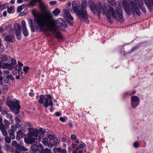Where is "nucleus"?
<instances>
[{
  "label": "nucleus",
  "instance_id": "1",
  "mask_svg": "<svg viewBox=\"0 0 153 153\" xmlns=\"http://www.w3.org/2000/svg\"><path fill=\"white\" fill-rule=\"evenodd\" d=\"M35 21L36 25L41 30L46 32L47 30L45 28V27H46L48 30L53 32L55 37L60 39L62 38L61 33L56 31L57 26L56 21L50 12H47L43 14L37 13L35 15Z\"/></svg>",
  "mask_w": 153,
  "mask_h": 153
},
{
  "label": "nucleus",
  "instance_id": "2",
  "mask_svg": "<svg viewBox=\"0 0 153 153\" xmlns=\"http://www.w3.org/2000/svg\"><path fill=\"white\" fill-rule=\"evenodd\" d=\"M88 3L89 5V8L92 11H94L96 10L100 13H102L105 14L107 17L109 19L112 16L117 21L120 23H122L124 22V19L123 17L122 10L119 7L116 8V11H115L112 7L109 6H108L107 8L103 7L100 4L98 8L92 1L89 0Z\"/></svg>",
  "mask_w": 153,
  "mask_h": 153
},
{
  "label": "nucleus",
  "instance_id": "3",
  "mask_svg": "<svg viewBox=\"0 0 153 153\" xmlns=\"http://www.w3.org/2000/svg\"><path fill=\"white\" fill-rule=\"evenodd\" d=\"M87 7V3L86 1H84L82 2L81 4V8L80 6L77 5L76 1H73L72 3V8L74 13L76 14L77 16L79 18L83 19H86L88 15L86 10Z\"/></svg>",
  "mask_w": 153,
  "mask_h": 153
},
{
  "label": "nucleus",
  "instance_id": "4",
  "mask_svg": "<svg viewBox=\"0 0 153 153\" xmlns=\"http://www.w3.org/2000/svg\"><path fill=\"white\" fill-rule=\"evenodd\" d=\"M122 4L127 14L129 15L132 13L134 15L135 14L138 16L140 15V12L139 9L133 1H131L129 4H128L126 1L123 0L122 1Z\"/></svg>",
  "mask_w": 153,
  "mask_h": 153
},
{
  "label": "nucleus",
  "instance_id": "5",
  "mask_svg": "<svg viewBox=\"0 0 153 153\" xmlns=\"http://www.w3.org/2000/svg\"><path fill=\"white\" fill-rule=\"evenodd\" d=\"M8 98L6 101V104L10 107L11 111L15 114H17L19 112V109L21 106L19 105V101L16 100L15 101H10L8 100Z\"/></svg>",
  "mask_w": 153,
  "mask_h": 153
},
{
  "label": "nucleus",
  "instance_id": "6",
  "mask_svg": "<svg viewBox=\"0 0 153 153\" xmlns=\"http://www.w3.org/2000/svg\"><path fill=\"white\" fill-rule=\"evenodd\" d=\"M46 97L45 98V102L44 103V106L47 108L48 106L52 107L53 105V103L52 100H53V97L52 95L50 94H46Z\"/></svg>",
  "mask_w": 153,
  "mask_h": 153
},
{
  "label": "nucleus",
  "instance_id": "7",
  "mask_svg": "<svg viewBox=\"0 0 153 153\" xmlns=\"http://www.w3.org/2000/svg\"><path fill=\"white\" fill-rule=\"evenodd\" d=\"M131 104L133 108L137 106L140 103V100L138 97L136 96H133L131 98Z\"/></svg>",
  "mask_w": 153,
  "mask_h": 153
},
{
  "label": "nucleus",
  "instance_id": "8",
  "mask_svg": "<svg viewBox=\"0 0 153 153\" xmlns=\"http://www.w3.org/2000/svg\"><path fill=\"white\" fill-rule=\"evenodd\" d=\"M39 133V131L37 129H34L33 131L31 133L32 136L36 138V143H39L41 139V136L38 135Z\"/></svg>",
  "mask_w": 153,
  "mask_h": 153
},
{
  "label": "nucleus",
  "instance_id": "9",
  "mask_svg": "<svg viewBox=\"0 0 153 153\" xmlns=\"http://www.w3.org/2000/svg\"><path fill=\"white\" fill-rule=\"evenodd\" d=\"M21 26L23 34L24 36L27 37L28 36V32L26 27V24L25 21L22 20L21 22Z\"/></svg>",
  "mask_w": 153,
  "mask_h": 153
},
{
  "label": "nucleus",
  "instance_id": "10",
  "mask_svg": "<svg viewBox=\"0 0 153 153\" xmlns=\"http://www.w3.org/2000/svg\"><path fill=\"white\" fill-rule=\"evenodd\" d=\"M24 141L27 144H31L34 143H36V139L35 138H34L32 136H30L27 138H24Z\"/></svg>",
  "mask_w": 153,
  "mask_h": 153
},
{
  "label": "nucleus",
  "instance_id": "11",
  "mask_svg": "<svg viewBox=\"0 0 153 153\" xmlns=\"http://www.w3.org/2000/svg\"><path fill=\"white\" fill-rule=\"evenodd\" d=\"M63 12L64 14V17L66 19L70 20H73L74 18L70 13L68 10L63 9Z\"/></svg>",
  "mask_w": 153,
  "mask_h": 153
},
{
  "label": "nucleus",
  "instance_id": "12",
  "mask_svg": "<svg viewBox=\"0 0 153 153\" xmlns=\"http://www.w3.org/2000/svg\"><path fill=\"white\" fill-rule=\"evenodd\" d=\"M12 26L10 24L8 25L5 26L4 29L2 27H0V33L3 32L5 30H7L10 32H11L13 30Z\"/></svg>",
  "mask_w": 153,
  "mask_h": 153
},
{
  "label": "nucleus",
  "instance_id": "13",
  "mask_svg": "<svg viewBox=\"0 0 153 153\" xmlns=\"http://www.w3.org/2000/svg\"><path fill=\"white\" fill-rule=\"evenodd\" d=\"M148 9L150 11L152 9L151 6L153 7V0H144Z\"/></svg>",
  "mask_w": 153,
  "mask_h": 153
},
{
  "label": "nucleus",
  "instance_id": "14",
  "mask_svg": "<svg viewBox=\"0 0 153 153\" xmlns=\"http://www.w3.org/2000/svg\"><path fill=\"white\" fill-rule=\"evenodd\" d=\"M14 37L12 35H7L4 37V40L8 42H13Z\"/></svg>",
  "mask_w": 153,
  "mask_h": 153
},
{
  "label": "nucleus",
  "instance_id": "15",
  "mask_svg": "<svg viewBox=\"0 0 153 153\" xmlns=\"http://www.w3.org/2000/svg\"><path fill=\"white\" fill-rule=\"evenodd\" d=\"M13 27L14 31L15 33H17L18 34H19V33L21 32L20 26L19 24L17 23H15Z\"/></svg>",
  "mask_w": 153,
  "mask_h": 153
},
{
  "label": "nucleus",
  "instance_id": "16",
  "mask_svg": "<svg viewBox=\"0 0 153 153\" xmlns=\"http://www.w3.org/2000/svg\"><path fill=\"white\" fill-rule=\"evenodd\" d=\"M138 2L140 8L142 10V11L143 13H146V9L144 7H143V3L142 0H139Z\"/></svg>",
  "mask_w": 153,
  "mask_h": 153
},
{
  "label": "nucleus",
  "instance_id": "17",
  "mask_svg": "<svg viewBox=\"0 0 153 153\" xmlns=\"http://www.w3.org/2000/svg\"><path fill=\"white\" fill-rule=\"evenodd\" d=\"M39 2V7L41 9V10L43 12L45 11L47 9V7L45 4L40 1Z\"/></svg>",
  "mask_w": 153,
  "mask_h": 153
},
{
  "label": "nucleus",
  "instance_id": "18",
  "mask_svg": "<svg viewBox=\"0 0 153 153\" xmlns=\"http://www.w3.org/2000/svg\"><path fill=\"white\" fill-rule=\"evenodd\" d=\"M15 131L14 130L12 129L11 130H10L8 131V133L10 134V137L12 139H13L15 138L14 136Z\"/></svg>",
  "mask_w": 153,
  "mask_h": 153
},
{
  "label": "nucleus",
  "instance_id": "19",
  "mask_svg": "<svg viewBox=\"0 0 153 153\" xmlns=\"http://www.w3.org/2000/svg\"><path fill=\"white\" fill-rule=\"evenodd\" d=\"M29 23L31 31L32 32H34L35 31L34 26L33 24V21L32 19H30Z\"/></svg>",
  "mask_w": 153,
  "mask_h": 153
},
{
  "label": "nucleus",
  "instance_id": "20",
  "mask_svg": "<svg viewBox=\"0 0 153 153\" xmlns=\"http://www.w3.org/2000/svg\"><path fill=\"white\" fill-rule=\"evenodd\" d=\"M31 150L34 151V153H37L38 152L37 151H39L38 150V146L36 144H34L32 145L31 146Z\"/></svg>",
  "mask_w": 153,
  "mask_h": 153
},
{
  "label": "nucleus",
  "instance_id": "21",
  "mask_svg": "<svg viewBox=\"0 0 153 153\" xmlns=\"http://www.w3.org/2000/svg\"><path fill=\"white\" fill-rule=\"evenodd\" d=\"M23 65V64L20 62L19 61L18 62V64L16 66L15 69L17 71L19 70H22V67Z\"/></svg>",
  "mask_w": 153,
  "mask_h": 153
},
{
  "label": "nucleus",
  "instance_id": "22",
  "mask_svg": "<svg viewBox=\"0 0 153 153\" xmlns=\"http://www.w3.org/2000/svg\"><path fill=\"white\" fill-rule=\"evenodd\" d=\"M60 11L59 9L56 8L52 12V13L54 16H57L60 13Z\"/></svg>",
  "mask_w": 153,
  "mask_h": 153
},
{
  "label": "nucleus",
  "instance_id": "23",
  "mask_svg": "<svg viewBox=\"0 0 153 153\" xmlns=\"http://www.w3.org/2000/svg\"><path fill=\"white\" fill-rule=\"evenodd\" d=\"M44 95H41L40 96L39 99L38 100V102L41 104H43V100H45Z\"/></svg>",
  "mask_w": 153,
  "mask_h": 153
},
{
  "label": "nucleus",
  "instance_id": "24",
  "mask_svg": "<svg viewBox=\"0 0 153 153\" xmlns=\"http://www.w3.org/2000/svg\"><path fill=\"white\" fill-rule=\"evenodd\" d=\"M56 150L59 153H67V151L65 149H62L60 148H56Z\"/></svg>",
  "mask_w": 153,
  "mask_h": 153
},
{
  "label": "nucleus",
  "instance_id": "25",
  "mask_svg": "<svg viewBox=\"0 0 153 153\" xmlns=\"http://www.w3.org/2000/svg\"><path fill=\"white\" fill-rule=\"evenodd\" d=\"M20 127V125L18 123H16L15 126L13 125L11 126V128L16 131L17 128H19Z\"/></svg>",
  "mask_w": 153,
  "mask_h": 153
},
{
  "label": "nucleus",
  "instance_id": "26",
  "mask_svg": "<svg viewBox=\"0 0 153 153\" xmlns=\"http://www.w3.org/2000/svg\"><path fill=\"white\" fill-rule=\"evenodd\" d=\"M6 117L9 119V121L10 122H12L13 121V116L11 114L7 113L6 115Z\"/></svg>",
  "mask_w": 153,
  "mask_h": 153
},
{
  "label": "nucleus",
  "instance_id": "27",
  "mask_svg": "<svg viewBox=\"0 0 153 153\" xmlns=\"http://www.w3.org/2000/svg\"><path fill=\"white\" fill-rule=\"evenodd\" d=\"M42 0H32L30 3V5L31 6H33L38 1H40Z\"/></svg>",
  "mask_w": 153,
  "mask_h": 153
},
{
  "label": "nucleus",
  "instance_id": "28",
  "mask_svg": "<svg viewBox=\"0 0 153 153\" xmlns=\"http://www.w3.org/2000/svg\"><path fill=\"white\" fill-rule=\"evenodd\" d=\"M13 66L11 64L6 63L5 68L9 70H11L13 69Z\"/></svg>",
  "mask_w": 153,
  "mask_h": 153
},
{
  "label": "nucleus",
  "instance_id": "29",
  "mask_svg": "<svg viewBox=\"0 0 153 153\" xmlns=\"http://www.w3.org/2000/svg\"><path fill=\"white\" fill-rule=\"evenodd\" d=\"M48 139L47 138H44L42 140V143L45 145H48Z\"/></svg>",
  "mask_w": 153,
  "mask_h": 153
},
{
  "label": "nucleus",
  "instance_id": "30",
  "mask_svg": "<svg viewBox=\"0 0 153 153\" xmlns=\"http://www.w3.org/2000/svg\"><path fill=\"white\" fill-rule=\"evenodd\" d=\"M9 5V4L8 3H6L3 5L2 4L1 5V10H3L6 9L8 7Z\"/></svg>",
  "mask_w": 153,
  "mask_h": 153
},
{
  "label": "nucleus",
  "instance_id": "31",
  "mask_svg": "<svg viewBox=\"0 0 153 153\" xmlns=\"http://www.w3.org/2000/svg\"><path fill=\"white\" fill-rule=\"evenodd\" d=\"M17 134L19 136H20L22 137L25 136V134L22 133V131L20 130H19L16 132Z\"/></svg>",
  "mask_w": 153,
  "mask_h": 153
},
{
  "label": "nucleus",
  "instance_id": "32",
  "mask_svg": "<svg viewBox=\"0 0 153 153\" xmlns=\"http://www.w3.org/2000/svg\"><path fill=\"white\" fill-rule=\"evenodd\" d=\"M6 63L0 61V68L3 69H5Z\"/></svg>",
  "mask_w": 153,
  "mask_h": 153
},
{
  "label": "nucleus",
  "instance_id": "33",
  "mask_svg": "<svg viewBox=\"0 0 153 153\" xmlns=\"http://www.w3.org/2000/svg\"><path fill=\"white\" fill-rule=\"evenodd\" d=\"M13 8V7L12 6H10V7H8L7 8V12L9 13H13L12 12V10Z\"/></svg>",
  "mask_w": 153,
  "mask_h": 153
},
{
  "label": "nucleus",
  "instance_id": "34",
  "mask_svg": "<svg viewBox=\"0 0 153 153\" xmlns=\"http://www.w3.org/2000/svg\"><path fill=\"white\" fill-rule=\"evenodd\" d=\"M5 129V127L2 124V122L0 123V130L1 131H2V130Z\"/></svg>",
  "mask_w": 153,
  "mask_h": 153
},
{
  "label": "nucleus",
  "instance_id": "35",
  "mask_svg": "<svg viewBox=\"0 0 153 153\" xmlns=\"http://www.w3.org/2000/svg\"><path fill=\"white\" fill-rule=\"evenodd\" d=\"M7 78L8 79H10L12 81H13L14 80V78L12 76L11 74L7 76Z\"/></svg>",
  "mask_w": 153,
  "mask_h": 153
},
{
  "label": "nucleus",
  "instance_id": "36",
  "mask_svg": "<svg viewBox=\"0 0 153 153\" xmlns=\"http://www.w3.org/2000/svg\"><path fill=\"white\" fill-rule=\"evenodd\" d=\"M1 58V59L3 61H6L7 59V56L5 55L2 56Z\"/></svg>",
  "mask_w": 153,
  "mask_h": 153
},
{
  "label": "nucleus",
  "instance_id": "37",
  "mask_svg": "<svg viewBox=\"0 0 153 153\" xmlns=\"http://www.w3.org/2000/svg\"><path fill=\"white\" fill-rule=\"evenodd\" d=\"M29 69V68L27 66H24L23 67V71L25 72V74H26L27 71Z\"/></svg>",
  "mask_w": 153,
  "mask_h": 153
},
{
  "label": "nucleus",
  "instance_id": "38",
  "mask_svg": "<svg viewBox=\"0 0 153 153\" xmlns=\"http://www.w3.org/2000/svg\"><path fill=\"white\" fill-rule=\"evenodd\" d=\"M86 145L85 143H81L79 145V147L80 149H82L84 147L86 146Z\"/></svg>",
  "mask_w": 153,
  "mask_h": 153
},
{
  "label": "nucleus",
  "instance_id": "39",
  "mask_svg": "<svg viewBox=\"0 0 153 153\" xmlns=\"http://www.w3.org/2000/svg\"><path fill=\"white\" fill-rule=\"evenodd\" d=\"M12 144L13 146L17 147L18 144H17V142L16 140H13L12 141Z\"/></svg>",
  "mask_w": 153,
  "mask_h": 153
},
{
  "label": "nucleus",
  "instance_id": "40",
  "mask_svg": "<svg viewBox=\"0 0 153 153\" xmlns=\"http://www.w3.org/2000/svg\"><path fill=\"white\" fill-rule=\"evenodd\" d=\"M22 6H20L18 7L17 8V11L18 13H20L22 10Z\"/></svg>",
  "mask_w": 153,
  "mask_h": 153
},
{
  "label": "nucleus",
  "instance_id": "41",
  "mask_svg": "<svg viewBox=\"0 0 153 153\" xmlns=\"http://www.w3.org/2000/svg\"><path fill=\"white\" fill-rule=\"evenodd\" d=\"M59 119L61 121L64 122L67 120V118L66 117H61L59 118Z\"/></svg>",
  "mask_w": 153,
  "mask_h": 153
},
{
  "label": "nucleus",
  "instance_id": "42",
  "mask_svg": "<svg viewBox=\"0 0 153 153\" xmlns=\"http://www.w3.org/2000/svg\"><path fill=\"white\" fill-rule=\"evenodd\" d=\"M108 3L111 5H113L115 4V1L114 0H108Z\"/></svg>",
  "mask_w": 153,
  "mask_h": 153
},
{
  "label": "nucleus",
  "instance_id": "43",
  "mask_svg": "<svg viewBox=\"0 0 153 153\" xmlns=\"http://www.w3.org/2000/svg\"><path fill=\"white\" fill-rule=\"evenodd\" d=\"M5 140L6 142L8 143H9L11 142L10 138L8 137H6Z\"/></svg>",
  "mask_w": 153,
  "mask_h": 153
},
{
  "label": "nucleus",
  "instance_id": "44",
  "mask_svg": "<svg viewBox=\"0 0 153 153\" xmlns=\"http://www.w3.org/2000/svg\"><path fill=\"white\" fill-rule=\"evenodd\" d=\"M2 89L4 91H7L8 90V88L6 85H4L2 87Z\"/></svg>",
  "mask_w": 153,
  "mask_h": 153
},
{
  "label": "nucleus",
  "instance_id": "45",
  "mask_svg": "<svg viewBox=\"0 0 153 153\" xmlns=\"http://www.w3.org/2000/svg\"><path fill=\"white\" fill-rule=\"evenodd\" d=\"M16 63V61L14 59H11V64L13 65Z\"/></svg>",
  "mask_w": 153,
  "mask_h": 153
},
{
  "label": "nucleus",
  "instance_id": "46",
  "mask_svg": "<svg viewBox=\"0 0 153 153\" xmlns=\"http://www.w3.org/2000/svg\"><path fill=\"white\" fill-rule=\"evenodd\" d=\"M39 132H41V133H42V134H44L45 133V131H44L43 130V129L41 128H39Z\"/></svg>",
  "mask_w": 153,
  "mask_h": 153
},
{
  "label": "nucleus",
  "instance_id": "47",
  "mask_svg": "<svg viewBox=\"0 0 153 153\" xmlns=\"http://www.w3.org/2000/svg\"><path fill=\"white\" fill-rule=\"evenodd\" d=\"M42 150L45 153H50V150L48 149H46Z\"/></svg>",
  "mask_w": 153,
  "mask_h": 153
},
{
  "label": "nucleus",
  "instance_id": "48",
  "mask_svg": "<svg viewBox=\"0 0 153 153\" xmlns=\"http://www.w3.org/2000/svg\"><path fill=\"white\" fill-rule=\"evenodd\" d=\"M65 23V22H62V23L61 24V26L65 28L67 27V25Z\"/></svg>",
  "mask_w": 153,
  "mask_h": 153
},
{
  "label": "nucleus",
  "instance_id": "49",
  "mask_svg": "<svg viewBox=\"0 0 153 153\" xmlns=\"http://www.w3.org/2000/svg\"><path fill=\"white\" fill-rule=\"evenodd\" d=\"M4 122L6 126H9V122L7 120H4Z\"/></svg>",
  "mask_w": 153,
  "mask_h": 153
},
{
  "label": "nucleus",
  "instance_id": "50",
  "mask_svg": "<svg viewBox=\"0 0 153 153\" xmlns=\"http://www.w3.org/2000/svg\"><path fill=\"white\" fill-rule=\"evenodd\" d=\"M22 146H21L19 144H18L16 148H17V150H19V151H21V149L22 148Z\"/></svg>",
  "mask_w": 153,
  "mask_h": 153
},
{
  "label": "nucleus",
  "instance_id": "51",
  "mask_svg": "<svg viewBox=\"0 0 153 153\" xmlns=\"http://www.w3.org/2000/svg\"><path fill=\"white\" fill-rule=\"evenodd\" d=\"M71 138L73 140H75L76 139V137L75 134H72Z\"/></svg>",
  "mask_w": 153,
  "mask_h": 153
},
{
  "label": "nucleus",
  "instance_id": "52",
  "mask_svg": "<svg viewBox=\"0 0 153 153\" xmlns=\"http://www.w3.org/2000/svg\"><path fill=\"white\" fill-rule=\"evenodd\" d=\"M15 120L17 122V123H20L21 122V120L18 117H15Z\"/></svg>",
  "mask_w": 153,
  "mask_h": 153
},
{
  "label": "nucleus",
  "instance_id": "53",
  "mask_svg": "<svg viewBox=\"0 0 153 153\" xmlns=\"http://www.w3.org/2000/svg\"><path fill=\"white\" fill-rule=\"evenodd\" d=\"M1 131L2 132V134L4 136H6L7 135V133L5 129H4V130H2Z\"/></svg>",
  "mask_w": 153,
  "mask_h": 153
},
{
  "label": "nucleus",
  "instance_id": "54",
  "mask_svg": "<svg viewBox=\"0 0 153 153\" xmlns=\"http://www.w3.org/2000/svg\"><path fill=\"white\" fill-rule=\"evenodd\" d=\"M48 138L51 140H52L54 138H55V136L54 135H52L51 134H49L48 135Z\"/></svg>",
  "mask_w": 153,
  "mask_h": 153
},
{
  "label": "nucleus",
  "instance_id": "55",
  "mask_svg": "<svg viewBox=\"0 0 153 153\" xmlns=\"http://www.w3.org/2000/svg\"><path fill=\"white\" fill-rule=\"evenodd\" d=\"M21 32L19 33V34H18L17 33H16V36L17 37V39H21V37L20 36Z\"/></svg>",
  "mask_w": 153,
  "mask_h": 153
},
{
  "label": "nucleus",
  "instance_id": "56",
  "mask_svg": "<svg viewBox=\"0 0 153 153\" xmlns=\"http://www.w3.org/2000/svg\"><path fill=\"white\" fill-rule=\"evenodd\" d=\"M134 147L135 148H137V147L138 145V142L136 141L134 143Z\"/></svg>",
  "mask_w": 153,
  "mask_h": 153
},
{
  "label": "nucleus",
  "instance_id": "57",
  "mask_svg": "<svg viewBox=\"0 0 153 153\" xmlns=\"http://www.w3.org/2000/svg\"><path fill=\"white\" fill-rule=\"evenodd\" d=\"M56 3V1H51L49 2V4L51 5H53L55 4Z\"/></svg>",
  "mask_w": 153,
  "mask_h": 153
},
{
  "label": "nucleus",
  "instance_id": "58",
  "mask_svg": "<svg viewBox=\"0 0 153 153\" xmlns=\"http://www.w3.org/2000/svg\"><path fill=\"white\" fill-rule=\"evenodd\" d=\"M57 144V142H56V141H54L52 142L51 145H52V146H55Z\"/></svg>",
  "mask_w": 153,
  "mask_h": 153
},
{
  "label": "nucleus",
  "instance_id": "59",
  "mask_svg": "<svg viewBox=\"0 0 153 153\" xmlns=\"http://www.w3.org/2000/svg\"><path fill=\"white\" fill-rule=\"evenodd\" d=\"M22 149H21V151H27V149L24 146H22Z\"/></svg>",
  "mask_w": 153,
  "mask_h": 153
},
{
  "label": "nucleus",
  "instance_id": "60",
  "mask_svg": "<svg viewBox=\"0 0 153 153\" xmlns=\"http://www.w3.org/2000/svg\"><path fill=\"white\" fill-rule=\"evenodd\" d=\"M1 114H7V111L6 110H2L1 111Z\"/></svg>",
  "mask_w": 153,
  "mask_h": 153
},
{
  "label": "nucleus",
  "instance_id": "61",
  "mask_svg": "<svg viewBox=\"0 0 153 153\" xmlns=\"http://www.w3.org/2000/svg\"><path fill=\"white\" fill-rule=\"evenodd\" d=\"M55 115L57 116H59L61 115V114L59 112H56L55 113Z\"/></svg>",
  "mask_w": 153,
  "mask_h": 153
},
{
  "label": "nucleus",
  "instance_id": "62",
  "mask_svg": "<svg viewBox=\"0 0 153 153\" xmlns=\"http://www.w3.org/2000/svg\"><path fill=\"white\" fill-rule=\"evenodd\" d=\"M21 136H19L17 134V135L16 136V138L17 140H19L20 138H21Z\"/></svg>",
  "mask_w": 153,
  "mask_h": 153
},
{
  "label": "nucleus",
  "instance_id": "63",
  "mask_svg": "<svg viewBox=\"0 0 153 153\" xmlns=\"http://www.w3.org/2000/svg\"><path fill=\"white\" fill-rule=\"evenodd\" d=\"M18 74L20 75H21L23 74V72L21 71V70H19L17 71Z\"/></svg>",
  "mask_w": 153,
  "mask_h": 153
},
{
  "label": "nucleus",
  "instance_id": "64",
  "mask_svg": "<svg viewBox=\"0 0 153 153\" xmlns=\"http://www.w3.org/2000/svg\"><path fill=\"white\" fill-rule=\"evenodd\" d=\"M60 141V138H57L56 140V142H57V143H58Z\"/></svg>",
  "mask_w": 153,
  "mask_h": 153
}]
</instances>
